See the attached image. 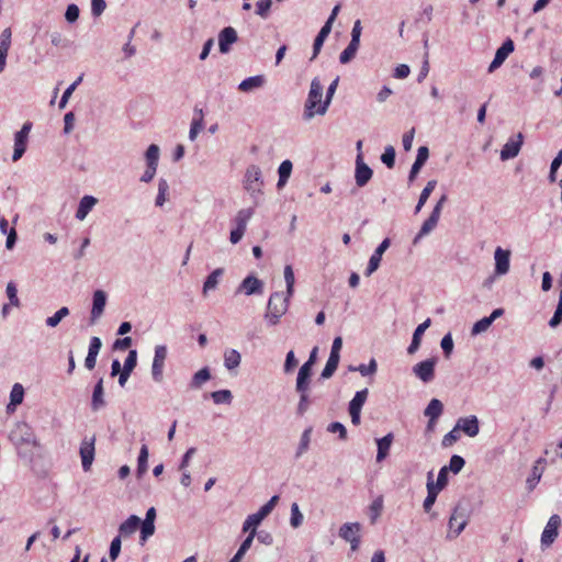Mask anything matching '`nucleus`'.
Returning a JSON list of instances; mask_svg holds the SVG:
<instances>
[{
    "label": "nucleus",
    "mask_w": 562,
    "mask_h": 562,
    "mask_svg": "<svg viewBox=\"0 0 562 562\" xmlns=\"http://www.w3.org/2000/svg\"><path fill=\"white\" fill-rule=\"evenodd\" d=\"M292 168H293V165L290 160H283L279 168H278V173H279V180H278V183H277V187L279 189H281L282 187L285 186V183L288 182L290 176H291V172H292Z\"/></svg>",
    "instance_id": "obj_36"
},
{
    "label": "nucleus",
    "mask_w": 562,
    "mask_h": 562,
    "mask_svg": "<svg viewBox=\"0 0 562 562\" xmlns=\"http://www.w3.org/2000/svg\"><path fill=\"white\" fill-rule=\"evenodd\" d=\"M361 525L359 522H346L339 528V537L345 541H351L352 537L360 536Z\"/></svg>",
    "instance_id": "obj_29"
},
{
    "label": "nucleus",
    "mask_w": 562,
    "mask_h": 562,
    "mask_svg": "<svg viewBox=\"0 0 562 562\" xmlns=\"http://www.w3.org/2000/svg\"><path fill=\"white\" fill-rule=\"evenodd\" d=\"M327 431L331 434H338L339 439L346 440L347 439V429L346 427L339 423V422H333L327 426Z\"/></svg>",
    "instance_id": "obj_62"
},
{
    "label": "nucleus",
    "mask_w": 562,
    "mask_h": 562,
    "mask_svg": "<svg viewBox=\"0 0 562 562\" xmlns=\"http://www.w3.org/2000/svg\"><path fill=\"white\" fill-rule=\"evenodd\" d=\"M166 358H167V347L164 345L156 346L154 360H153V364H151V376H153V380L157 383H160L164 380V368H165Z\"/></svg>",
    "instance_id": "obj_6"
},
{
    "label": "nucleus",
    "mask_w": 562,
    "mask_h": 562,
    "mask_svg": "<svg viewBox=\"0 0 562 562\" xmlns=\"http://www.w3.org/2000/svg\"><path fill=\"white\" fill-rule=\"evenodd\" d=\"M24 398V389L20 383H15L12 386L11 393H10V402L11 406H18L23 402Z\"/></svg>",
    "instance_id": "obj_52"
},
{
    "label": "nucleus",
    "mask_w": 562,
    "mask_h": 562,
    "mask_svg": "<svg viewBox=\"0 0 562 562\" xmlns=\"http://www.w3.org/2000/svg\"><path fill=\"white\" fill-rule=\"evenodd\" d=\"M372 169L364 162L363 154H358L356 157V184L360 188L364 187L372 178Z\"/></svg>",
    "instance_id": "obj_11"
},
{
    "label": "nucleus",
    "mask_w": 562,
    "mask_h": 562,
    "mask_svg": "<svg viewBox=\"0 0 562 562\" xmlns=\"http://www.w3.org/2000/svg\"><path fill=\"white\" fill-rule=\"evenodd\" d=\"M439 492H440V490H437L434 486L432 472L430 471L427 474V496L423 504L424 510L426 513H429L431 510L434 504L436 503Z\"/></svg>",
    "instance_id": "obj_22"
},
{
    "label": "nucleus",
    "mask_w": 562,
    "mask_h": 562,
    "mask_svg": "<svg viewBox=\"0 0 562 562\" xmlns=\"http://www.w3.org/2000/svg\"><path fill=\"white\" fill-rule=\"evenodd\" d=\"M26 138L22 137V135H14V151L12 156L13 161H18L22 158V156L26 151Z\"/></svg>",
    "instance_id": "obj_42"
},
{
    "label": "nucleus",
    "mask_w": 562,
    "mask_h": 562,
    "mask_svg": "<svg viewBox=\"0 0 562 562\" xmlns=\"http://www.w3.org/2000/svg\"><path fill=\"white\" fill-rule=\"evenodd\" d=\"M303 522V514L300 512L299 505L293 503L291 505L290 524L293 528H299Z\"/></svg>",
    "instance_id": "obj_58"
},
{
    "label": "nucleus",
    "mask_w": 562,
    "mask_h": 562,
    "mask_svg": "<svg viewBox=\"0 0 562 562\" xmlns=\"http://www.w3.org/2000/svg\"><path fill=\"white\" fill-rule=\"evenodd\" d=\"M224 269L217 268L212 271L203 284V294L206 295L209 291L214 290L218 284V279L223 276Z\"/></svg>",
    "instance_id": "obj_38"
},
{
    "label": "nucleus",
    "mask_w": 562,
    "mask_h": 562,
    "mask_svg": "<svg viewBox=\"0 0 562 562\" xmlns=\"http://www.w3.org/2000/svg\"><path fill=\"white\" fill-rule=\"evenodd\" d=\"M313 428L308 427L306 428L300 438V443L297 446L296 452H295V459H300L310 448L311 443V435H312Z\"/></svg>",
    "instance_id": "obj_40"
},
{
    "label": "nucleus",
    "mask_w": 562,
    "mask_h": 562,
    "mask_svg": "<svg viewBox=\"0 0 562 562\" xmlns=\"http://www.w3.org/2000/svg\"><path fill=\"white\" fill-rule=\"evenodd\" d=\"M140 518L136 515H131L125 521L119 526V535L122 537H128L136 532L139 528Z\"/></svg>",
    "instance_id": "obj_24"
},
{
    "label": "nucleus",
    "mask_w": 562,
    "mask_h": 562,
    "mask_svg": "<svg viewBox=\"0 0 562 562\" xmlns=\"http://www.w3.org/2000/svg\"><path fill=\"white\" fill-rule=\"evenodd\" d=\"M436 363L437 358L435 357L420 361L413 367V373L424 383H429L435 378Z\"/></svg>",
    "instance_id": "obj_8"
},
{
    "label": "nucleus",
    "mask_w": 562,
    "mask_h": 562,
    "mask_svg": "<svg viewBox=\"0 0 562 562\" xmlns=\"http://www.w3.org/2000/svg\"><path fill=\"white\" fill-rule=\"evenodd\" d=\"M244 189L250 194L255 205L259 203V196L262 194L263 179L259 166L250 165L245 172Z\"/></svg>",
    "instance_id": "obj_3"
},
{
    "label": "nucleus",
    "mask_w": 562,
    "mask_h": 562,
    "mask_svg": "<svg viewBox=\"0 0 562 562\" xmlns=\"http://www.w3.org/2000/svg\"><path fill=\"white\" fill-rule=\"evenodd\" d=\"M106 304V293L103 290H97L93 293L92 297V308H91V323H94L97 319L101 317L104 312V307Z\"/></svg>",
    "instance_id": "obj_18"
},
{
    "label": "nucleus",
    "mask_w": 562,
    "mask_h": 562,
    "mask_svg": "<svg viewBox=\"0 0 562 562\" xmlns=\"http://www.w3.org/2000/svg\"><path fill=\"white\" fill-rule=\"evenodd\" d=\"M448 467L445 465L439 470L437 482H434V486L437 490L442 491L448 484Z\"/></svg>",
    "instance_id": "obj_63"
},
{
    "label": "nucleus",
    "mask_w": 562,
    "mask_h": 562,
    "mask_svg": "<svg viewBox=\"0 0 562 562\" xmlns=\"http://www.w3.org/2000/svg\"><path fill=\"white\" fill-rule=\"evenodd\" d=\"M391 241L389 238H385L382 240V243L375 248L374 252L369 259L368 267L366 269L364 274L367 277H370L373 272H375L381 263L383 254L390 247Z\"/></svg>",
    "instance_id": "obj_14"
},
{
    "label": "nucleus",
    "mask_w": 562,
    "mask_h": 562,
    "mask_svg": "<svg viewBox=\"0 0 562 562\" xmlns=\"http://www.w3.org/2000/svg\"><path fill=\"white\" fill-rule=\"evenodd\" d=\"M356 369L362 376H367L376 372L378 364L375 359H371L368 364H359Z\"/></svg>",
    "instance_id": "obj_61"
},
{
    "label": "nucleus",
    "mask_w": 562,
    "mask_h": 562,
    "mask_svg": "<svg viewBox=\"0 0 562 562\" xmlns=\"http://www.w3.org/2000/svg\"><path fill=\"white\" fill-rule=\"evenodd\" d=\"M460 436L458 434L457 426L450 430L448 434H446L442 438L441 445L445 448L451 447L453 443H456L459 440Z\"/></svg>",
    "instance_id": "obj_64"
},
{
    "label": "nucleus",
    "mask_w": 562,
    "mask_h": 562,
    "mask_svg": "<svg viewBox=\"0 0 562 562\" xmlns=\"http://www.w3.org/2000/svg\"><path fill=\"white\" fill-rule=\"evenodd\" d=\"M238 40L237 32L232 26L224 27L218 33V48L222 54H227L231 52L232 45L236 43Z\"/></svg>",
    "instance_id": "obj_15"
},
{
    "label": "nucleus",
    "mask_w": 562,
    "mask_h": 562,
    "mask_svg": "<svg viewBox=\"0 0 562 562\" xmlns=\"http://www.w3.org/2000/svg\"><path fill=\"white\" fill-rule=\"evenodd\" d=\"M94 442H95L94 436H92L90 438L85 437L81 441L79 453H80V458H81L82 469L85 471L90 470L92 462L94 460V452H95Z\"/></svg>",
    "instance_id": "obj_10"
},
{
    "label": "nucleus",
    "mask_w": 562,
    "mask_h": 562,
    "mask_svg": "<svg viewBox=\"0 0 562 562\" xmlns=\"http://www.w3.org/2000/svg\"><path fill=\"white\" fill-rule=\"evenodd\" d=\"M241 356L236 349H227L224 352V366L227 370H234L239 367Z\"/></svg>",
    "instance_id": "obj_35"
},
{
    "label": "nucleus",
    "mask_w": 562,
    "mask_h": 562,
    "mask_svg": "<svg viewBox=\"0 0 562 562\" xmlns=\"http://www.w3.org/2000/svg\"><path fill=\"white\" fill-rule=\"evenodd\" d=\"M70 313L66 306L60 307L53 316L46 318L45 323L48 327H56Z\"/></svg>",
    "instance_id": "obj_45"
},
{
    "label": "nucleus",
    "mask_w": 562,
    "mask_h": 562,
    "mask_svg": "<svg viewBox=\"0 0 562 562\" xmlns=\"http://www.w3.org/2000/svg\"><path fill=\"white\" fill-rule=\"evenodd\" d=\"M159 153H160V149H159L158 145L151 144L148 146V148L145 153L147 166L158 167Z\"/></svg>",
    "instance_id": "obj_46"
},
{
    "label": "nucleus",
    "mask_w": 562,
    "mask_h": 562,
    "mask_svg": "<svg viewBox=\"0 0 562 562\" xmlns=\"http://www.w3.org/2000/svg\"><path fill=\"white\" fill-rule=\"evenodd\" d=\"M307 391L308 390L296 391L297 393H300V401H299L297 407H296V415L301 416V417L305 415V413L308 411L310 405H311V400H310Z\"/></svg>",
    "instance_id": "obj_44"
},
{
    "label": "nucleus",
    "mask_w": 562,
    "mask_h": 562,
    "mask_svg": "<svg viewBox=\"0 0 562 562\" xmlns=\"http://www.w3.org/2000/svg\"><path fill=\"white\" fill-rule=\"evenodd\" d=\"M292 296L286 293L274 292L270 295L267 304V313L265 315L268 323L272 326L280 322V318L286 313L289 302Z\"/></svg>",
    "instance_id": "obj_2"
},
{
    "label": "nucleus",
    "mask_w": 562,
    "mask_h": 562,
    "mask_svg": "<svg viewBox=\"0 0 562 562\" xmlns=\"http://www.w3.org/2000/svg\"><path fill=\"white\" fill-rule=\"evenodd\" d=\"M339 357H336L334 355H329L328 360L326 362L325 368L323 369L321 373L322 379H329L334 375L335 371L338 368L339 364Z\"/></svg>",
    "instance_id": "obj_43"
},
{
    "label": "nucleus",
    "mask_w": 562,
    "mask_h": 562,
    "mask_svg": "<svg viewBox=\"0 0 562 562\" xmlns=\"http://www.w3.org/2000/svg\"><path fill=\"white\" fill-rule=\"evenodd\" d=\"M468 524V516L465 508L457 505L450 516L449 527L454 531V536H459Z\"/></svg>",
    "instance_id": "obj_12"
},
{
    "label": "nucleus",
    "mask_w": 562,
    "mask_h": 562,
    "mask_svg": "<svg viewBox=\"0 0 562 562\" xmlns=\"http://www.w3.org/2000/svg\"><path fill=\"white\" fill-rule=\"evenodd\" d=\"M10 438L18 449V456L29 462H32L34 453L31 450L25 449L24 446H32L34 448L41 447L32 427L26 423H18L15 428L11 431Z\"/></svg>",
    "instance_id": "obj_1"
},
{
    "label": "nucleus",
    "mask_w": 562,
    "mask_h": 562,
    "mask_svg": "<svg viewBox=\"0 0 562 562\" xmlns=\"http://www.w3.org/2000/svg\"><path fill=\"white\" fill-rule=\"evenodd\" d=\"M430 324H431V319L427 318L425 322H423L415 328V330L413 333L411 345L407 348V352L409 355H414L419 349L422 336L424 335L425 330L430 326Z\"/></svg>",
    "instance_id": "obj_21"
},
{
    "label": "nucleus",
    "mask_w": 562,
    "mask_h": 562,
    "mask_svg": "<svg viewBox=\"0 0 562 562\" xmlns=\"http://www.w3.org/2000/svg\"><path fill=\"white\" fill-rule=\"evenodd\" d=\"M338 82H339V77H337L327 88L326 97H325V100L323 101V104H319V106L316 109V112L318 115H324L327 112L328 106H329V104L333 100V97L336 92V89L338 87Z\"/></svg>",
    "instance_id": "obj_33"
},
{
    "label": "nucleus",
    "mask_w": 562,
    "mask_h": 562,
    "mask_svg": "<svg viewBox=\"0 0 562 562\" xmlns=\"http://www.w3.org/2000/svg\"><path fill=\"white\" fill-rule=\"evenodd\" d=\"M140 543L144 544L149 537L155 533V522L144 521L140 519Z\"/></svg>",
    "instance_id": "obj_50"
},
{
    "label": "nucleus",
    "mask_w": 562,
    "mask_h": 562,
    "mask_svg": "<svg viewBox=\"0 0 562 562\" xmlns=\"http://www.w3.org/2000/svg\"><path fill=\"white\" fill-rule=\"evenodd\" d=\"M393 440H394V436L392 432H389L384 437L376 439V446H378L376 461L378 462L383 461L389 456V451H390Z\"/></svg>",
    "instance_id": "obj_27"
},
{
    "label": "nucleus",
    "mask_w": 562,
    "mask_h": 562,
    "mask_svg": "<svg viewBox=\"0 0 562 562\" xmlns=\"http://www.w3.org/2000/svg\"><path fill=\"white\" fill-rule=\"evenodd\" d=\"M210 379H211L210 369L207 367H204L193 374L191 382H190V387L191 389H200Z\"/></svg>",
    "instance_id": "obj_37"
},
{
    "label": "nucleus",
    "mask_w": 562,
    "mask_h": 562,
    "mask_svg": "<svg viewBox=\"0 0 562 562\" xmlns=\"http://www.w3.org/2000/svg\"><path fill=\"white\" fill-rule=\"evenodd\" d=\"M464 464H465V461L461 456L453 454L450 458L449 465H447L448 471H451L452 473L458 474L463 469Z\"/></svg>",
    "instance_id": "obj_59"
},
{
    "label": "nucleus",
    "mask_w": 562,
    "mask_h": 562,
    "mask_svg": "<svg viewBox=\"0 0 562 562\" xmlns=\"http://www.w3.org/2000/svg\"><path fill=\"white\" fill-rule=\"evenodd\" d=\"M284 281L286 284L285 293L288 294V296H292L294 293L295 277H294L292 266H290V265H286L284 267Z\"/></svg>",
    "instance_id": "obj_49"
},
{
    "label": "nucleus",
    "mask_w": 562,
    "mask_h": 562,
    "mask_svg": "<svg viewBox=\"0 0 562 562\" xmlns=\"http://www.w3.org/2000/svg\"><path fill=\"white\" fill-rule=\"evenodd\" d=\"M395 149L393 146L389 145L384 148L383 154L381 155V161L387 167L393 168L395 165Z\"/></svg>",
    "instance_id": "obj_55"
},
{
    "label": "nucleus",
    "mask_w": 562,
    "mask_h": 562,
    "mask_svg": "<svg viewBox=\"0 0 562 562\" xmlns=\"http://www.w3.org/2000/svg\"><path fill=\"white\" fill-rule=\"evenodd\" d=\"M495 276H504L509 271L510 250L497 247L494 251Z\"/></svg>",
    "instance_id": "obj_13"
},
{
    "label": "nucleus",
    "mask_w": 562,
    "mask_h": 562,
    "mask_svg": "<svg viewBox=\"0 0 562 562\" xmlns=\"http://www.w3.org/2000/svg\"><path fill=\"white\" fill-rule=\"evenodd\" d=\"M429 157V149L427 146H420L417 150L416 159L411 168L409 175H408V181L413 182L417 175L419 173L423 166L426 164L427 159Z\"/></svg>",
    "instance_id": "obj_20"
},
{
    "label": "nucleus",
    "mask_w": 562,
    "mask_h": 562,
    "mask_svg": "<svg viewBox=\"0 0 562 562\" xmlns=\"http://www.w3.org/2000/svg\"><path fill=\"white\" fill-rule=\"evenodd\" d=\"M148 447L147 445H143L139 450L138 459H137V470L136 474L138 477H142L148 469Z\"/></svg>",
    "instance_id": "obj_39"
},
{
    "label": "nucleus",
    "mask_w": 562,
    "mask_h": 562,
    "mask_svg": "<svg viewBox=\"0 0 562 562\" xmlns=\"http://www.w3.org/2000/svg\"><path fill=\"white\" fill-rule=\"evenodd\" d=\"M383 509V497L378 496L370 505V518L371 522H375L378 517L381 515V512Z\"/></svg>",
    "instance_id": "obj_56"
},
{
    "label": "nucleus",
    "mask_w": 562,
    "mask_h": 562,
    "mask_svg": "<svg viewBox=\"0 0 562 562\" xmlns=\"http://www.w3.org/2000/svg\"><path fill=\"white\" fill-rule=\"evenodd\" d=\"M492 324H493V322L491 321V318L488 316L483 317L480 321H477L476 323H474V325L471 329V334L473 336L482 334V333L486 331Z\"/></svg>",
    "instance_id": "obj_57"
},
{
    "label": "nucleus",
    "mask_w": 562,
    "mask_h": 562,
    "mask_svg": "<svg viewBox=\"0 0 562 562\" xmlns=\"http://www.w3.org/2000/svg\"><path fill=\"white\" fill-rule=\"evenodd\" d=\"M105 406L104 401V389H103V379H99V381L95 383L92 392V398H91V409L93 412H98L101 408Z\"/></svg>",
    "instance_id": "obj_23"
},
{
    "label": "nucleus",
    "mask_w": 562,
    "mask_h": 562,
    "mask_svg": "<svg viewBox=\"0 0 562 562\" xmlns=\"http://www.w3.org/2000/svg\"><path fill=\"white\" fill-rule=\"evenodd\" d=\"M437 186V181L436 180H429L426 184V187L423 189L420 195H419V199H418V202H417V205L415 207V213H419L422 207L425 205V203L427 202L428 198L430 196L431 192L435 190Z\"/></svg>",
    "instance_id": "obj_41"
},
{
    "label": "nucleus",
    "mask_w": 562,
    "mask_h": 562,
    "mask_svg": "<svg viewBox=\"0 0 562 562\" xmlns=\"http://www.w3.org/2000/svg\"><path fill=\"white\" fill-rule=\"evenodd\" d=\"M561 525V518L559 515H552L541 535L542 548H549L557 539L559 535V527Z\"/></svg>",
    "instance_id": "obj_7"
},
{
    "label": "nucleus",
    "mask_w": 562,
    "mask_h": 562,
    "mask_svg": "<svg viewBox=\"0 0 562 562\" xmlns=\"http://www.w3.org/2000/svg\"><path fill=\"white\" fill-rule=\"evenodd\" d=\"M122 538L116 536L112 539L109 549V557L112 561L116 560L121 553Z\"/></svg>",
    "instance_id": "obj_60"
},
{
    "label": "nucleus",
    "mask_w": 562,
    "mask_h": 562,
    "mask_svg": "<svg viewBox=\"0 0 562 562\" xmlns=\"http://www.w3.org/2000/svg\"><path fill=\"white\" fill-rule=\"evenodd\" d=\"M265 77L261 75L248 77L239 83L238 89L243 92H250L255 89L261 88L265 85Z\"/></svg>",
    "instance_id": "obj_31"
},
{
    "label": "nucleus",
    "mask_w": 562,
    "mask_h": 562,
    "mask_svg": "<svg viewBox=\"0 0 562 562\" xmlns=\"http://www.w3.org/2000/svg\"><path fill=\"white\" fill-rule=\"evenodd\" d=\"M522 142L524 136L521 133H518L516 138H509L501 150V159L505 161L515 158L520 151Z\"/></svg>",
    "instance_id": "obj_16"
},
{
    "label": "nucleus",
    "mask_w": 562,
    "mask_h": 562,
    "mask_svg": "<svg viewBox=\"0 0 562 562\" xmlns=\"http://www.w3.org/2000/svg\"><path fill=\"white\" fill-rule=\"evenodd\" d=\"M255 536H256V531L255 530H249V535L241 542L240 547L238 548L237 552L235 553V557L239 558L240 560L244 558L246 552L250 549Z\"/></svg>",
    "instance_id": "obj_54"
},
{
    "label": "nucleus",
    "mask_w": 562,
    "mask_h": 562,
    "mask_svg": "<svg viewBox=\"0 0 562 562\" xmlns=\"http://www.w3.org/2000/svg\"><path fill=\"white\" fill-rule=\"evenodd\" d=\"M456 426L469 437H475L480 431V423L475 415L459 418Z\"/></svg>",
    "instance_id": "obj_17"
},
{
    "label": "nucleus",
    "mask_w": 562,
    "mask_h": 562,
    "mask_svg": "<svg viewBox=\"0 0 562 562\" xmlns=\"http://www.w3.org/2000/svg\"><path fill=\"white\" fill-rule=\"evenodd\" d=\"M322 97L323 86L321 80L318 78H314L311 82L308 95L304 104V120L310 121L314 117L315 114H317L316 109L319 106V104H323Z\"/></svg>",
    "instance_id": "obj_4"
},
{
    "label": "nucleus",
    "mask_w": 562,
    "mask_h": 562,
    "mask_svg": "<svg viewBox=\"0 0 562 562\" xmlns=\"http://www.w3.org/2000/svg\"><path fill=\"white\" fill-rule=\"evenodd\" d=\"M263 283L254 276L246 277L237 289V293L244 292L246 295L260 294Z\"/></svg>",
    "instance_id": "obj_19"
},
{
    "label": "nucleus",
    "mask_w": 562,
    "mask_h": 562,
    "mask_svg": "<svg viewBox=\"0 0 562 562\" xmlns=\"http://www.w3.org/2000/svg\"><path fill=\"white\" fill-rule=\"evenodd\" d=\"M331 32V27L329 25L324 24L322 29L319 30L318 34L316 35L313 44V55L311 57V60H314L317 55L319 54L324 42L328 37L329 33Z\"/></svg>",
    "instance_id": "obj_30"
},
{
    "label": "nucleus",
    "mask_w": 562,
    "mask_h": 562,
    "mask_svg": "<svg viewBox=\"0 0 562 562\" xmlns=\"http://www.w3.org/2000/svg\"><path fill=\"white\" fill-rule=\"evenodd\" d=\"M515 44L512 38H506L503 44L496 49L494 59L488 66V72H493L498 69L507 57L514 52Z\"/></svg>",
    "instance_id": "obj_9"
},
{
    "label": "nucleus",
    "mask_w": 562,
    "mask_h": 562,
    "mask_svg": "<svg viewBox=\"0 0 562 562\" xmlns=\"http://www.w3.org/2000/svg\"><path fill=\"white\" fill-rule=\"evenodd\" d=\"M369 391L368 389H363L361 391L356 392L352 400L349 402L348 411L360 412L368 398Z\"/></svg>",
    "instance_id": "obj_34"
},
{
    "label": "nucleus",
    "mask_w": 562,
    "mask_h": 562,
    "mask_svg": "<svg viewBox=\"0 0 562 562\" xmlns=\"http://www.w3.org/2000/svg\"><path fill=\"white\" fill-rule=\"evenodd\" d=\"M443 411V405L438 398H432L425 408V416L430 419V424H436Z\"/></svg>",
    "instance_id": "obj_28"
},
{
    "label": "nucleus",
    "mask_w": 562,
    "mask_h": 562,
    "mask_svg": "<svg viewBox=\"0 0 562 562\" xmlns=\"http://www.w3.org/2000/svg\"><path fill=\"white\" fill-rule=\"evenodd\" d=\"M278 501L279 496L274 495L263 506H261L257 513L249 515L243 524V531H256V528L261 524V521L273 510Z\"/></svg>",
    "instance_id": "obj_5"
},
{
    "label": "nucleus",
    "mask_w": 562,
    "mask_h": 562,
    "mask_svg": "<svg viewBox=\"0 0 562 562\" xmlns=\"http://www.w3.org/2000/svg\"><path fill=\"white\" fill-rule=\"evenodd\" d=\"M437 224H438V222L428 217L423 223L418 234L415 236V238L413 240V244L416 245L419 241V239L423 238L424 236L428 235L437 226Z\"/></svg>",
    "instance_id": "obj_51"
},
{
    "label": "nucleus",
    "mask_w": 562,
    "mask_h": 562,
    "mask_svg": "<svg viewBox=\"0 0 562 562\" xmlns=\"http://www.w3.org/2000/svg\"><path fill=\"white\" fill-rule=\"evenodd\" d=\"M211 397L215 404H231L233 400L229 390H220L211 393Z\"/></svg>",
    "instance_id": "obj_47"
},
{
    "label": "nucleus",
    "mask_w": 562,
    "mask_h": 562,
    "mask_svg": "<svg viewBox=\"0 0 562 562\" xmlns=\"http://www.w3.org/2000/svg\"><path fill=\"white\" fill-rule=\"evenodd\" d=\"M543 473V468H539L538 465H533L531 470L530 476L527 479L526 484L529 491H532L536 485L539 483Z\"/></svg>",
    "instance_id": "obj_53"
},
{
    "label": "nucleus",
    "mask_w": 562,
    "mask_h": 562,
    "mask_svg": "<svg viewBox=\"0 0 562 562\" xmlns=\"http://www.w3.org/2000/svg\"><path fill=\"white\" fill-rule=\"evenodd\" d=\"M169 191V184L166 179H159L158 182V194L156 196L155 204L156 206H162L167 200V194Z\"/></svg>",
    "instance_id": "obj_48"
},
{
    "label": "nucleus",
    "mask_w": 562,
    "mask_h": 562,
    "mask_svg": "<svg viewBox=\"0 0 562 562\" xmlns=\"http://www.w3.org/2000/svg\"><path fill=\"white\" fill-rule=\"evenodd\" d=\"M97 203L98 200L92 195L82 196L76 212V218L83 221Z\"/></svg>",
    "instance_id": "obj_25"
},
{
    "label": "nucleus",
    "mask_w": 562,
    "mask_h": 562,
    "mask_svg": "<svg viewBox=\"0 0 562 562\" xmlns=\"http://www.w3.org/2000/svg\"><path fill=\"white\" fill-rule=\"evenodd\" d=\"M313 367L310 364L303 363V366L300 368L297 378H296V391H304L308 390L311 375H312Z\"/></svg>",
    "instance_id": "obj_26"
},
{
    "label": "nucleus",
    "mask_w": 562,
    "mask_h": 562,
    "mask_svg": "<svg viewBox=\"0 0 562 562\" xmlns=\"http://www.w3.org/2000/svg\"><path fill=\"white\" fill-rule=\"evenodd\" d=\"M252 214V207L239 210L234 218L235 228L245 233L247 228V223L251 218Z\"/></svg>",
    "instance_id": "obj_32"
}]
</instances>
